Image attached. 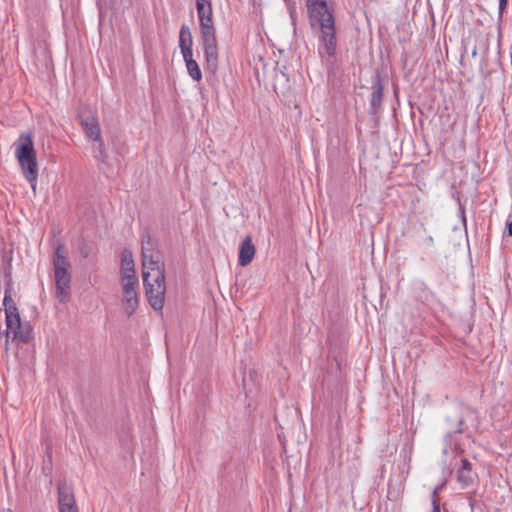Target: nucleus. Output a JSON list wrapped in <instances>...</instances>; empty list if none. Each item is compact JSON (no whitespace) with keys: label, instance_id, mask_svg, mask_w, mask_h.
<instances>
[{"label":"nucleus","instance_id":"nucleus-24","mask_svg":"<svg viewBox=\"0 0 512 512\" xmlns=\"http://www.w3.org/2000/svg\"><path fill=\"white\" fill-rule=\"evenodd\" d=\"M459 469L472 471V464L469 462V460L463 458L461 459V467Z\"/></svg>","mask_w":512,"mask_h":512},{"label":"nucleus","instance_id":"nucleus-25","mask_svg":"<svg viewBox=\"0 0 512 512\" xmlns=\"http://www.w3.org/2000/svg\"><path fill=\"white\" fill-rule=\"evenodd\" d=\"M508 0H499V12L502 14L507 8Z\"/></svg>","mask_w":512,"mask_h":512},{"label":"nucleus","instance_id":"nucleus-8","mask_svg":"<svg viewBox=\"0 0 512 512\" xmlns=\"http://www.w3.org/2000/svg\"><path fill=\"white\" fill-rule=\"evenodd\" d=\"M58 508L59 512H78V507L72 488L65 483H58Z\"/></svg>","mask_w":512,"mask_h":512},{"label":"nucleus","instance_id":"nucleus-11","mask_svg":"<svg viewBox=\"0 0 512 512\" xmlns=\"http://www.w3.org/2000/svg\"><path fill=\"white\" fill-rule=\"evenodd\" d=\"M256 253L255 245L253 244L252 237L246 236L239 247V258L238 262L240 266L249 265Z\"/></svg>","mask_w":512,"mask_h":512},{"label":"nucleus","instance_id":"nucleus-1","mask_svg":"<svg viewBox=\"0 0 512 512\" xmlns=\"http://www.w3.org/2000/svg\"><path fill=\"white\" fill-rule=\"evenodd\" d=\"M307 15L312 29H320V44L326 55L334 58L337 49L336 26L333 11L326 0H307Z\"/></svg>","mask_w":512,"mask_h":512},{"label":"nucleus","instance_id":"nucleus-27","mask_svg":"<svg viewBox=\"0 0 512 512\" xmlns=\"http://www.w3.org/2000/svg\"><path fill=\"white\" fill-rule=\"evenodd\" d=\"M508 235L512 237V220L507 224Z\"/></svg>","mask_w":512,"mask_h":512},{"label":"nucleus","instance_id":"nucleus-2","mask_svg":"<svg viewBox=\"0 0 512 512\" xmlns=\"http://www.w3.org/2000/svg\"><path fill=\"white\" fill-rule=\"evenodd\" d=\"M197 14L203 40L205 69L212 74L218 70V44L212 19L211 0H196Z\"/></svg>","mask_w":512,"mask_h":512},{"label":"nucleus","instance_id":"nucleus-14","mask_svg":"<svg viewBox=\"0 0 512 512\" xmlns=\"http://www.w3.org/2000/svg\"><path fill=\"white\" fill-rule=\"evenodd\" d=\"M121 277L136 275L135 264L132 252L129 249H124L121 256L120 266Z\"/></svg>","mask_w":512,"mask_h":512},{"label":"nucleus","instance_id":"nucleus-29","mask_svg":"<svg viewBox=\"0 0 512 512\" xmlns=\"http://www.w3.org/2000/svg\"><path fill=\"white\" fill-rule=\"evenodd\" d=\"M469 504H470L471 509H473V506H474L473 501L470 500Z\"/></svg>","mask_w":512,"mask_h":512},{"label":"nucleus","instance_id":"nucleus-16","mask_svg":"<svg viewBox=\"0 0 512 512\" xmlns=\"http://www.w3.org/2000/svg\"><path fill=\"white\" fill-rule=\"evenodd\" d=\"M193 38L187 25H182L179 33V46L182 55L192 53Z\"/></svg>","mask_w":512,"mask_h":512},{"label":"nucleus","instance_id":"nucleus-23","mask_svg":"<svg viewBox=\"0 0 512 512\" xmlns=\"http://www.w3.org/2000/svg\"><path fill=\"white\" fill-rule=\"evenodd\" d=\"M79 252H80V255L83 257V258H87L89 256V248L88 246L85 244V243H82L80 246H79Z\"/></svg>","mask_w":512,"mask_h":512},{"label":"nucleus","instance_id":"nucleus-10","mask_svg":"<svg viewBox=\"0 0 512 512\" xmlns=\"http://www.w3.org/2000/svg\"><path fill=\"white\" fill-rule=\"evenodd\" d=\"M371 90L372 92L370 96V109L373 114H377L380 112L382 108V101L384 95V83L379 72L375 74Z\"/></svg>","mask_w":512,"mask_h":512},{"label":"nucleus","instance_id":"nucleus-15","mask_svg":"<svg viewBox=\"0 0 512 512\" xmlns=\"http://www.w3.org/2000/svg\"><path fill=\"white\" fill-rule=\"evenodd\" d=\"M122 306L126 315L131 317L139 306V296L137 291L123 293Z\"/></svg>","mask_w":512,"mask_h":512},{"label":"nucleus","instance_id":"nucleus-3","mask_svg":"<svg viewBox=\"0 0 512 512\" xmlns=\"http://www.w3.org/2000/svg\"><path fill=\"white\" fill-rule=\"evenodd\" d=\"M142 278L145 289V295L150 306L160 311L165 303V270L159 260L153 256L148 257L144 253V262L142 263Z\"/></svg>","mask_w":512,"mask_h":512},{"label":"nucleus","instance_id":"nucleus-19","mask_svg":"<svg viewBox=\"0 0 512 512\" xmlns=\"http://www.w3.org/2000/svg\"><path fill=\"white\" fill-rule=\"evenodd\" d=\"M457 480L463 487H467L472 484L474 475L472 471L458 469Z\"/></svg>","mask_w":512,"mask_h":512},{"label":"nucleus","instance_id":"nucleus-5","mask_svg":"<svg viewBox=\"0 0 512 512\" xmlns=\"http://www.w3.org/2000/svg\"><path fill=\"white\" fill-rule=\"evenodd\" d=\"M56 297L60 302H68L71 294V263L66 256L64 244L58 243L53 255Z\"/></svg>","mask_w":512,"mask_h":512},{"label":"nucleus","instance_id":"nucleus-28","mask_svg":"<svg viewBox=\"0 0 512 512\" xmlns=\"http://www.w3.org/2000/svg\"><path fill=\"white\" fill-rule=\"evenodd\" d=\"M426 241L429 245H432L433 244V238L431 236L427 237L426 238Z\"/></svg>","mask_w":512,"mask_h":512},{"label":"nucleus","instance_id":"nucleus-6","mask_svg":"<svg viewBox=\"0 0 512 512\" xmlns=\"http://www.w3.org/2000/svg\"><path fill=\"white\" fill-rule=\"evenodd\" d=\"M446 422L449 425V430L444 437L445 447L443 449V453L448 454L449 450L452 452L461 453L463 449L461 448V443L458 436L465 431L463 428L465 419L458 410H455L446 417Z\"/></svg>","mask_w":512,"mask_h":512},{"label":"nucleus","instance_id":"nucleus-4","mask_svg":"<svg viewBox=\"0 0 512 512\" xmlns=\"http://www.w3.org/2000/svg\"><path fill=\"white\" fill-rule=\"evenodd\" d=\"M15 156L22 169L23 176L30 183L33 192H36L38 178V163L32 137L29 134H21L19 140L14 143Z\"/></svg>","mask_w":512,"mask_h":512},{"label":"nucleus","instance_id":"nucleus-20","mask_svg":"<svg viewBox=\"0 0 512 512\" xmlns=\"http://www.w3.org/2000/svg\"><path fill=\"white\" fill-rule=\"evenodd\" d=\"M153 247L152 239L149 233H145L142 235V263L144 262V252L145 254L150 257L151 255L147 254V251L151 250Z\"/></svg>","mask_w":512,"mask_h":512},{"label":"nucleus","instance_id":"nucleus-30","mask_svg":"<svg viewBox=\"0 0 512 512\" xmlns=\"http://www.w3.org/2000/svg\"><path fill=\"white\" fill-rule=\"evenodd\" d=\"M439 488H436L433 492L434 496L437 494V491H438Z\"/></svg>","mask_w":512,"mask_h":512},{"label":"nucleus","instance_id":"nucleus-12","mask_svg":"<svg viewBox=\"0 0 512 512\" xmlns=\"http://www.w3.org/2000/svg\"><path fill=\"white\" fill-rule=\"evenodd\" d=\"M3 305L5 308L6 324H9V326L11 324H19L20 315L16 303L11 297L10 289L5 290Z\"/></svg>","mask_w":512,"mask_h":512},{"label":"nucleus","instance_id":"nucleus-21","mask_svg":"<svg viewBox=\"0 0 512 512\" xmlns=\"http://www.w3.org/2000/svg\"><path fill=\"white\" fill-rule=\"evenodd\" d=\"M91 141L93 142L91 147L93 156L106 149V146L101 135L99 136V139H92Z\"/></svg>","mask_w":512,"mask_h":512},{"label":"nucleus","instance_id":"nucleus-17","mask_svg":"<svg viewBox=\"0 0 512 512\" xmlns=\"http://www.w3.org/2000/svg\"><path fill=\"white\" fill-rule=\"evenodd\" d=\"M183 58L185 60L189 76L195 81H200L202 73L198 63L193 59V53H189V55L185 54L183 55Z\"/></svg>","mask_w":512,"mask_h":512},{"label":"nucleus","instance_id":"nucleus-18","mask_svg":"<svg viewBox=\"0 0 512 512\" xmlns=\"http://www.w3.org/2000/svg\"><path fill=\"white\" fill-rule=\"evenodd\" d=\"M122 294L127 292H134L138 285V279L136 275L121 277Z\"/></svg>","mask_w":512,"mask_h":512},{"label":"nucleus","instance_id":"nucleus-22","mask_svg":"<svg viewBox=\"0 0 512 512\" xmlns=\"http://www.w3.org/2000/svg\"><path fill=\"white\" fill-rule=\"evenodd\" d=\"M40 16V9H27V17L29 19V21L32 19V18H35L36 19V22H38V18Z\"/></svg>","mask_w":512,"mask_h":512},{"label":"nucleus","instance_id":"nucleus-26","mask_svg":"<svg viewBox=\"0 0 512 512\" xmlns=\"http://www.w3.org/2000/svg\"><path fill=\"white\" fill-rule=\"evenodd\" d=\"M432 512H440V504L436 498L433 499V509Z\"/></svg>","mask_w":512,"mask_h":512},{"label":"nucleus","instance_id":"nucleus-7","mask_svg":"<svg viewBox=\"0 0 512 512\" xmlns=\"http://www.w3.org/2000/svg\"><path fill=\"white\" fill-rule=\"evenodd\" d=\"M78 120L89 140L99 139L101 128L97 116L89 109L83 108L78 113Z\"/></svg>","mask_w":512,"mask_h":512},{"label":"nucleus","instance_id":"nucleus-9","mask_svg":"<svg viewBox=\"0 0 512 512\" xmlns=\"http://www.w3.org/2000/svg\"><path fill=\"white\" fill-rule=\"evenodd\" d=\"M6 344H8L10 335L12 339L21 344H28L32 339V328L29 324H22L19 317V324H6Z\"/></svg>","mask_w":512,"mask_h":512},{"label":"nucleus","instance_id":"nucleus-13","mask_svg":"<svg viewBox=\"0 0 512 512\" xmlns=\"http://www.w3.org/2000/svg\"><path fill=\"white\" fill-rule=\"evenodd\" d=\"M93 158L96 160L97 168L99 171L102 172L106 177H111L114 174V167L107 149L97 153L93 156Z\"/></svg>","mask_w":512,"mask_h":512}]
</instances>
